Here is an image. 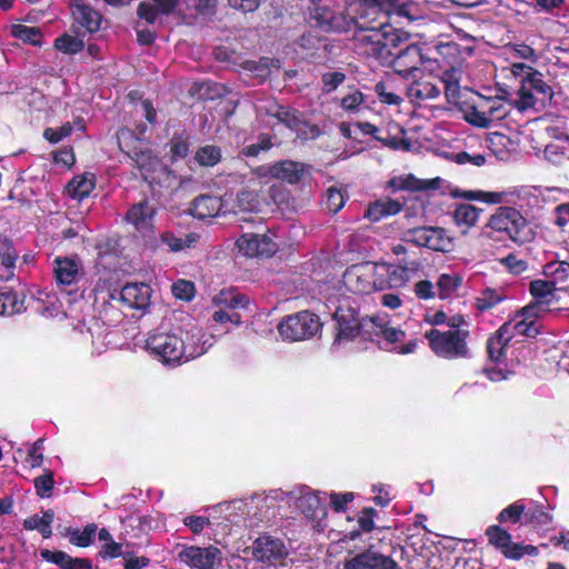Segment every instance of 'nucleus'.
Wrapping results in <instances>:
<instances>
[{
  "label": "nucleus",
  "mask_w": 569,
  "mask_h": 569,
  "mask_svg": "<svg viewBox=\"0 0 569 569\" xmlns=\"http://www.w3.org/2000/svg\"><path fill=\"white\" fill-rule=\"evenodd\" d=\"M278 118L290 129L297 131L300 136L316 138L319 134V129L316 126L308 124L300 118V113L296 110L281 108L278 112Z\"/></svg>",
  "instance_id": "obj_26"
},
{
  "label": "nucleus",
  "mask_w": 569,
  "mask_h": 569,
  "mask_svg": "<svg viewBox=\"0 0 569 569\" xmlns=\"http://www.w3.org/2000/svg\"><path fill=\"white\" fill-rule=\"evenodd\" d=\"M345 569H401L389 556L372 549L365 550L346 560Z\"/></svg>",
  "instance_id": "obj_18"
},
{
  "label": "nucleus",
  "mask_w": 569,
  "mask_h": 569,
  "mask_svg": "<svg viewBox=\"0 0 569 569\" xmlns=\"http://www.w3.org/2000/svg\"><path fill=\"white\" fill-rule=\"evenodd\" d=\"M17 258L18 253L9 242H0V280H9L13 276Z\"/></svg>",
  "instance_id": "obj_36"
},
{
  "label": "nucleus",
  "mask_w": 569,
  "mask_h": 569,
  "mask_svg": "<svg viewBox=\"0 0 569 569\" xmlns=\"http://www.w3.org/2000/svg\"><path fill=\"white\" fill-rule=\"evenodd\" d=\"M237 248L246 257H271L277 244L267 233L246 232L237 240Z\"/></svg>",
  "instance_id": "obj_16"
},
{
  "label": "nucleus",
  "mask_w": 569,
  "mask_h": 569,
  "mask_svg": "<svg viewBox=\"0 0 569 569\" xmlns=\"http://www.w3.org/2000/svg\"><path fill=\"white\" fill-rule=\"evenodd\" d=\"M310 19L325 32L346 33L356 28L359 13L350 16L347 11L336 12L329 7L316 6L310 11Z\"/></svg>",
  "instance_id": "obj_10"
},
{
  "label": "nucleus",
  "mask_w": 569,
  "mask_h": 569,
  "mask_svg": "<svg viewBox=\"0 0 569 569\" xmlns=\"http://www.w3.org/2000/svg\"><path fill=\"white\" fill-rule=\"evenodd\" d=\"M401 211V204L392 199H380L370 203L366 210L365 217L370 221L377 222L385 217L397 214Z\"/></svg>",
  "instance_id": "obj_30"
},
{
  "label": "nucleus",
  "mask_w": 569,
  "mask_h": 569,
  "mask_svg": "<svg viewBox=\"0 0 569 569\" xmlns=\"http://www.w3.org/2000/svg\"><path fill=\"white\" fill-rule=\"evenodd\" d=\"M214 305L228 309L243 308L248 303V298L233 290H222L213 298Z\"/></svg>",
  "instance_id": "obj_40"
},
{
  "label": "nucleus",
  "mask_w": 569,
  "mask_h": 569,
  "mask_svg": "<svg viewBox=\"0 0 569 569\" xmlns=\"http://www.w3.org/2000/svg\"><path fill=\"white\" fill-rule=\"evenodd\" d=\"M413 292L419 299L423 300H429L437 297L435 286L429 280H420L415 283Z\"/></svg>",
  "instance_id": "obj_61"
},
{
  "label": "nucleus",
  "mask_w": 569,
  "mask_h": 569,
  "mask_svg": "<svg viewBox=\"0 0 569 569\" xmlns=\"http://www.w3.org/2000/svg\"><path fill=\"white\" fill-rule=\"evenodd\" d=\"M154 214L156 208L148 200H142L129 208L124 220L137 231L142 232L152 228Z\"/></svg>",
  "instance_id": "obj_22"
},
{
  "label": "nucleus",
  "mask_w": 569,
  "mask_h": 569,
  "mask_svg": "<svg viewBox=\"0 0 569 569\" xmlns=\"http://www.w3.org/2000/svg\"><path fill=\"white\" fill-rule=\"evenodd\" d=\"M365 102V94L357 89H351L341 98L340 107L347 112H357L360 111Z\"/></svg>",
  "instance_id": "obj_50"
},
{
  "label": "nucleus",
  "mask_w": 569,
  "mask_h": 569,
  "mask_svg": "<svg viewBox=\"0 0 569 569\" xmlns=\"http://www.w3.org/2000/svg\"><path fill=\"white\" fill-rule=\"evenodd\" d=\"M147 349L164 365L183 362V338L171 332H154L146 341Z\"/></svg>",
  "instance_id": "obj_6"
},
{
  "label": "nucleus",
  "mask_w": 569,
  "mask_h": 569,
  "mask_svg": "<svg viewBox=\"0 0 569 569\" xmlns=\"http://www.w3.org/2000/svg\"><path fill=\"white\" fill-rule=\"evenodd\" d=\"M53 279L59 288L77 284L82 276V264L78 257L58 256L52 261Z\"/></svg>",
  "instance_id": "obj_17"
},
{
  "label": "nucleus",
  "mask_w": 569,
  "mask_h": 569,
  "mask_svg": "<svg viewBox=\"0 0 569 569\" xmlns=\"http://www.w3.org/2000/svg\"><path fill=\"white\" fill-rule=\"evenodd\" d=\"M511 340L510 335L502 333V328L487 341L489 358L493 361H501L505 358V349Z\"/></svg>",
  "instance_id": "obj_37"
},
{
  "label": "nucleus",
  "mask_w": 569,
  "mask_h": 569,
  "mask_svg": "<svg viewBox=\"0 0 569 569\" xmlns=\"http://www.w3.org/2000/svg\"><path fill=\"white\" fill-rule=\"evenodd\" d=\"M41 558L48 562H52L62 569H68L71 565L72 557L63 551H51L49 549H42L40 551Z\"/></svg>",
  "instance_id": "obj_54"
},
{
  "label": "nucleus",
  "mask_w": 569,
  "mask_h": 569,
  "mask_svg": "<svg viewBox=\"0 0 569 569\" xmlns=\"http://www.w3.org/2000/svg\"><path fill=\"white\" fill-rule=\"evenodd\" d=\"M259 204L258 196L253 191L242 190L237 194V208L239 211H257Z\"/></svg>",
  "instance_id": "obj_51"
},
{
  "label": "nucleus",
  "mask_w": 569,
  "mask_h": 569,
  "mask_svg": "<svg viewBox=\"0 0 569 569\" xmlns=\"http://www.w3.org/2000/svg\"><path fill=\"white\" fill-rule=\"evenodd\" d=\"M337 321L336 341L350 340L360 335V321L352 308L339 307L335 313Z\"/></svg>",
  "instance_id": "obj_21"
},
{
  "label": "nucleus",
  "mask_w": 569,
  "mask_h": 569,
  "mask_svg": "<svg viewBox=\"0 0 569 569\" xmlns=\"http://www.w3.org/2000/svg\"><path fill=\"white\" fill-rule=\"evenodd\" d=\"M199 239L197 233H188L184 237H176L171 232H164L161 236V240L164 244H167L172 251H180L186 248L192 247Z\"/></svg>",
  "instance_id": "obj_45"
},
{
  "label": "nucleus",
  "mask_w": 569,
  "mask_h": 569,
  "mask_svg": "<svg viewBox=\"0 0 569 569\" xmlns=\"http://www.w3.org/2000/svg\"><path fill=\"white\" fill-rule=\"evenodd\" d=\"M430 349L438 356L445 359H459L468 358L469 348L467 345V338L469 331L465 329H449L447 331H440L438 329H431L426 332Z\"/></svg>",
  "instance_id": "obj_2"
},
{
  "label": "nucleus",
  "mask_w": 569,
  "mask_h": 569,
  "mask_svg": "<svg viewBox=\"0 0 569 569\" xmlns=\"http://www.w3.org/2000/svg\"><path fill=\"white\" fill-rule=\"evenodd\" d=\"M178 559L190 569H217L222 562V553L217 547L183 546Z\"/></svg>",
  "instance_id": "obj_13"
},
{
  "label": "nucleus",
  "mask_w": 569,
  "mask_h": 569,
  "mask_svg": "<svg viewBox=\"0 0 569 569\" xmlns=\"http://www.w3.org/2000/svg\"><path fill=\"white\" fill-rule=\"evenodd\" d=\"M545 158L553 164H560L566 159V151L557 142L548 143L545 148Z\"/></svg>",
  "instance_id": "obj_59"
},
{
  "label": "nucleus",
  "mask_w": 569,
  "mask_h": 569,
  "mask_svg": "<svg viewBox=\"0 0 569 569\" xmlns=\"http://www.w3.org/2000/svg\"><path fill=\"white\" fill-rule=\"evenodd\" d=\"M194 160L204 167H212L221 160L220 148L211 144L199 148L194 154Z\"/></svg>",
  "instance_id": "obj_48"
},
{
  "label": "nucleus",
  "mask_w": 569,
  "mask_h": 569,
  "mask_svg": "<svg viewBox=\"0 0 569 569\" xmlns=\"http://www.w3.org/2000/svg\"><path fill=\"white\" fill-rule=\"evenodd\" d=\"M553 90L538 70L529 71V76L521 79V86L518 89L517 107L521 110L533 108L538 101L545 102L551 100Z\"/></svg>",
  "instance_id": "obj_9"
},
{
  "label": "nucleus",
  "mask_w": 569,
  "mask_h": 569,
  "mask_svg": "<svg viewBox=\"0 0 569 569\" xmlns=\"http://www.w3.org/2000/svg\"><path fill=\"white\" fill-rule=\"evenodd\" d=\"M74 21L89 32H97L102 22V16L84 0H70Z\"/></svg>",
  "instance_id": "obj_23"
},
{
  "label": "nucleus",
  "mask_w": 569,
  "mask_h": 569,
  "mask_svg": "<svg viewBox=\"0 0 569 569\" xmlns=\"http://www.w3.org/2000/svg\"><path fill=\"white\" fill-rule=\"evenodd\" d=\"M254 498L248 500H234L231 502H223L217 505L213 510L223 515L229 521H236L238 517H246L251 513V510L256 508Z\"/></svg>",
  "instance_id": "obj_28"
},
{
  "label": "nucleus",
  "mask_w": 569,
  "mask_h": 569,
  "mask_svg": "<svg viewBox=\"0 0 569 569\" xmlns=\"http://www.w3.org/2000/svg\"><path fill=\"white\" fill-rule=\"evenodd\" d=\"M507 558L520 559L523 555L536 556L538 549L531 545L511 543L502 552Z\"/></svg>",
  "instance_id": "obj_55"
},
{
  "label": "nucleus",
  "mask_w": 569,
  "mask_h": 569,
  "mask_svg": "<svg viewBox=\"0 0 569 569\" xmlns=\"http://www.w3.org/2000/svg\"><path fill=\"white\" fill-rule=\"evenodd\" d=\"M152 290L144 282L127 283L120 291V301L131 309L146 310L150 306Z\"/></svg>",
  "instance_id": "obj_19"
},
{
  "label": "nucleus",
  "mask_w": 569,
  "mask_h": 569,
  "mask_svg": "<svg viewBox=\"0 0 569 569\" xmlns=\"http://www.w3.org/2000/svg\"><path fill=\"white\" fill-rule=\"evenodd\" d=\"M377 266L372 262L352 264L343 273V284L350 292L367 295L376 289Z\"/></svg>",
  "instance_id": "obj_14"
},
{
  "label": "nucleus",
  "mask_w": 569,
  "mask_h": 569,
  "mask_svg": "<svg viewBox=\"0 0 569 569\" xmlns=\"http://www.w3.org/2000/svg\"><path fill=\"white\" fill-rule=\"evenodd\" d=\"M525 517L528 522L536 523L539 526H547L551 521V517L543 511V509L540 506H535L533 508H530L526 513Z\"/></svg>",
  "instance_id": "obj_60"
},
{
  "label": "nucleus",
  "mask_w": 569,
  "mask_h": 569,
  "mask_svg": "<svg viewBox=\"0 0 569 569\" xmlns=\"http://www.w3.org/2000/svg\"><path fill=\"white\" fill-rule=\"evenodd\" d=\"M543 274L555 284L569 280V262L565 260H552L543 266Z\"/></svg>",
  "instance_id": "obj_38"
},
{
  "label": "nucleus",
  "mask_w": 569,
  "mask_h": 569,
  "mask_svg": "<svg viewBox=\"0 0 569 569\" xmlns=\"http://www.w3.org/2000/svg\"><path fill=\"white\" fill-rule=\"evenodd\" d=\"M34 487L40 497H49L53 488L52 473H47L34 479Z\"/></svg>",
  "instance_id": "obj_63"
},
{
  "label": "nucleus",
  "mask_w": 569,
  "mask_h": 569,
  "mask_svg": "<svg viewBox=\"0 0 569 569\" xmlns=\"http://www.w3.org/2000/svg\"><path fill=\"white\" fill-rule=\"evenodd\" d=\"M172 293L181 300H191L194 296V286L191 281L179 280L172 284Z\"/></svg>",
  "instance_id": "obj_58"
},
{
  "label": "nucleus",
  "mask_w": 569,
  "mask_h": 569,
  "mask_svg": "<svg viewBox=\"0 0 569 569\" xmlns=\"http://www.w3.org/2000/svg\"><path fill=\"white\" fill-rule=\"evenodd\" d=\"M406 240L440 252H450L455 247L453 238L440 227H419L408 230Z\"/></svg>",
  "instance_id": "obj_12"
},
{
  "label": "nucleus",
  "mask_w": 569,
  "mask_h": 569,
  "mask_svg": "<svg viewBox=\"0 0 569 569\" xmlns=\"http://www.w3.org/2000/svg\"><path fill=\"white\" fill-rule=\"evenodd\" d=\"M506 299V293L501 288H486L476 299V306L479 310H489Z\"/></svg>",
  "instance_id": "obj_39"
},
{
  "label": "nucleus",
  "mask_w": 569,
  "mask_h": 569,
  "mask_svg": "<svg viewBox=\"0 0 569 569\" xmlns=\"http://www.w3.org/2000/svg\"><path fill=\"white\" fill-rule=\"evenodd\" d=\"M529 291L536 299L532 303H541L547 308L555 298L556 284L549 279H537L530 282Z\"/></svg>",
  "instance_id": "obj_34"
},
{
  "label": "nucleus",
  "mask_w": 569,
  "mask_h": 569,
  "mask_svg": "<svg viewBox=\"0 0 569 569\" xmlns=\"http://www.w3.org/2000/svg\"><path fill=\"white\" fill-rule=\"evenodd\" d=\"M370 11L376 13L375 9H365L359 13V21L355 28V40L360 48L376 58H388L391 56V48H396L401 41V36L389 22L388 17L382 14L370 18Z\"/></svg>",
  "instance_id": "obj_1"
},
{
  "label": "nucleus",
  "mask_w": 569,
  "mask_h": 569,
  "mask_svg": "<svg viewBox=\"0 0 569 569\" xmlns=\"http://www.w3.org/2000/svg\"><path fill=\"white\" fill-rule=\"evenodd\" d=\"M508 112V104L503 99L480 96L477 101L467 106L465 120L478 128H490L495 122L502 120Z\"/></svg>",
  "instance_id": "obj_4"
},
{
  "label": "nucleus",
  "mask_w": 569,
  "mask_h": 569,
  "mask_svg": "<svg viewBox=\"0 0 569 569\" xmlns=\"http://www.w3.org/2000/svg\"><path fill=\"white\" fill-rule=\"evenodd\" d=\"M94 188V177L91 173H84L74 177L67 186L69 194L74 199L88 197Z\"/></svg>",
  "instance_id": "obj_35"
},
{
  "label": "nucleus",
  "mask_w": 569,
  "mask_h": 569,
  "mask_svg": "<svg viewBox=\"0 0 569 569\" xmlns=\"http://www.w3.org/2000/svg\"><path fill=\"white\" fill-rule=\"evenodd\" d=\"M97 530V525L89 523L83 530L68 528L67 536L72 545L78 547H88L91 545Z\"/></svg>",
  "instance_id": "obj_43"
},
{
  "label": "nucleus",
  "mask_w": 569,
  "mask_h": 569,
  "mask_svg": "<svg viewBox=\"0 0 569 569\" xmlns=\"http://www.w3.org/2000/svg\"><path fill=\"white\" fill-rule=\"evenodd\" d=\"M288 553L284 542L271 536L259 537L253 543V558L267 567L282 565Z\"/></svg>",
  "instance_id": "obj_15"
},
{
  "label": "nucleus",
  "mask_w": 569,
  "mask_h": 569,
  "mask_svg": "<svg viewBox=\"0 0 569 569\" xmlns=\"http://www.w3.org/2000/svg\"><path fill=\"white\" fill-rule=\"evenodd\" d=\"M346 79L345 73L335 71V72H327L322 76V83H323V90L326 92H331L335 89L338 88L339 84H341Z\"/></svg>",
  "instance_id": "obj_62"
},
{
  "label": "nucleus",
  "mask_w": 569,
  "mask_h": 569,
  "mask_svg": "<svg viewBox=\"0 0 569 569\" xmlns=\"http://www.w3.org/2000/svg\"><path fill=\"white\" fill-rule=\"evenodd\" d=\"M511 52L516 58L528 60L532 63L537 62L540 58V53L531 44L525 42L513 43Z\"/></svg>",
  "instance_id": "obj_53"
},
{
  "label": "nucleus",
  "mask_w": 569,
  "mask_h": 569,
  "mask_svg": "<svg viewBox=\"0 0 569 569\" xmlns=\"http://www.w3.org/2000/svg\"><path fill=\"white\" fill-rule=\"evenodd\" d=\"M11 34L26 43L33 46H40L42 40V33L37 27H29L24 24H13L11 28Z\"/></svg>",
  "instance_id": "obj_44"
},
{
  "label": "nucleus",
  "mask_w": 569,
  "mask_h": 569,
  "mask_svg": "<svg viewBox=\"0 0 569 569\" xmlns=\"http://www.w3.org/2000/svg\"><path fill=\"white\" fill-rule=\"evenodd\" d=\"M127 153L140 169L144 180H148L152 172L162 167L160 160L152 156L151 151L147 148H134Z\"/></svg>",
  "instance_id": "obj_29"
},
{
  "label": "nucleus",
  "mask_w": 569,
  "mask_h": 569,
  "mask_svg": "<svg viewBox=\"0 0 569 569\" xmlns=\"http://www.w3.org/2000/svg\"><path fill=\"white\" fill-rule=\"evenodd\" d=\"M54 519V512L49 509L40 515H32L24 519L23 528L26 530H37L41 533L44 539H48L52 535L51 525Z\"/></svg>",
  "instance_id": "obj_33"
},
{
  "label": "nucleus",
  "mask_w": 569,
  "mask_h": 569,
  "mask_svg": "<svg viewBox=\"0 0 569 569\" xmlns=\"http://www.w3.org/2000/svg\"><path fill=\"white\" fill-rule=\"evenodd\" d=\"M462 71L458 68H450L441 73L439 82L445 88V96L449 103H456L460 98V81Z\"/></svg>",
  "instance_id": "obj_31"
},
{
  "label": "nucleus",
  "mask_w": 569,
  "mask_h": 569,
  "mask_svg": "<svg viewBox=\"0 0 569 569\" xmlns=\"http://www.w3.org/2000/svg\"><path fill=\"white\" fill-rule=\"evenodd\" d=\"M486 535L490 545L500 549L502 552L511 543V535L499 526H489L486 530Z\"/></svg>",
  "instance_id": "obj_49"
},
{
  "label": "nucleus",
  "mask_w": 569,
  "mask_h": 569,
  "mask_svg": "<svg viewBox=\"0 0 569 569\" xmlns=\"http://www.w3.org/2000/svg\"><path fill=\"white\" fill-rule=\"evenodd\" d=\"M461 284V278L457 274L442 273L438 277L436 283L437 297L440 299L449 298Z\"/></svg>",
  "instance_id": "obj_41"
},
{
  "label": "nucleus",
  "mask_w": 569,
  "mask_h": 569,
  "mask_svg": "<svg viewBox=\"0 0 569 569\" xmlns=\"http://www.w3.org/2000/svg\"><path fill=\"white\" fill-rule=\"evenodd\" d=\"M525 510L526 507L520 501L511 503L510 506L501 510V512L498 516V521L506 522L510 520L511 522L516 523L520 520L521 516L525 513Z\"/></svg>",
  "instance_id": "obj_56"
},
{
  "label": "nucleus",
  "mask_w": 569,
  "mask_h": 569,
  "mask_svg": "<svg viewBox=\"0 0 569 569\" xmlns=\"http://www.w3.org/2000/svg\"><path fill=\"white\" fill-rule=\"evenodd\" d=\"M182 338L183 362L202 356L214 342L212 335H208L200 329L187 331Z\"/></svg>",
  "instance_id": "obj_20"
},
{
  "label": "nucleus",
  "mask_w": 569,
  "mask_h": 569,
  "mask_svg": "<svg viewBox=\"0 0 569 569\" xmlns=\"http://www.w3.org/2000/svg\"><path fill=\"white\" fill-rule=\"evenodd\" d=\"M385 320L381 317H365L360 321V335L370 340L380 338Z\"/></svg>",
  "instance_id": "obj_46"
},
{
  "label": "nucleus",
  "mask_w": 569,
  "mask_h": 569,
  "mask_svg": "<svg viewBox=\"0 0 569 569\" xmlns=\"http://www.w3.org/2000/svg\"><path fill=\"white\" fill-rule=\"evenodd\" d=\"M321 326L317 315L309 311H300L282 319L278 325V331L284 340L300 341L316 336Z\"/></svg>",
  "instance_id": "obj_5"
},
{
  "label": "nucleus",
  "mask_w": 569,
  "mask_h": 569,
  "mask_svg": "<svg viewBox=\"0 0 569 569\" xmlns=\"http://www.w3.org/2000/svg\"><path fill=\"white\" fill-rule=\"evenodd\" d=\"M84 47V42L73 36L64 34L56 40V48L64 53H78Z\"/></svg>",
  "instance_id": "obj_52"
},
{
  "label": "nucleus",
  "mask_w": 569,
  "mask_h": 569,
  "mask_svg": "<svg viewBox=\"0 0 569 569\" xmlns=\"http://www.w3.org/2000/svg\"><path fill=\"white\" fill-rule=\"evenodd\" d=\"M487 227L515 242L523 243L529 239L526 218L512 207H499L490 216Z\"/></svg>",
  "instance_id": "obj_3"
},
{
  "label": "nucleus",
  "mask_w": 569,
  "mask_h": 569,
  "mask_svg": "<svg viewBox=\"0 0 569 569\" xmlns=\"http://www.w3.org/2000/svg\"><path fill=\"white\" fill-rule=\"evenodd\" d=\"M22 302L8 289H0V316H11L21 310Z\"/></svg>",
  "instance_id": "obj_47"
},
{
  "label": "nucleus",
  "mask_w": 569,
  "mask_h": 569,
  "mask_svg": "<svg viewBox=\"0 0 569 569\" xmlns=\"http://www.w3.org/2000/svg\"><path fill=\"white\" fill-rule=\"evenodd\" d=\"M403 77H412L413 81L407 87V96L412 103H422L428 100H436L441 94V86L436 83L431 77L423 76L417 67H410L405 70L397 69Z\"/></svg>",
  "instance_id": "obj_11"
},
{
  "label": "nucleus",
  "mask_w": 569,
  "mask_h": 569,
  "mask_svg": "<svg viewBox=\"0 0 569 569\" xmlns=\"http://www.w3.org/2000/svg\"><path fill=\"white\" fill-rule=\"evenodd\" d=\"M452 196L469 201L476 200L489 204H499L506 202L507 192L456 189L452 191Z\"/></svg>",
  "instance_id": "obj_32"
},
{
  "label": "nucleus",
  "mask_w": 569,
  "mask_h": 569,
  "mask_svg": "<svg viewBox=\"0 0 569 569\" xmlns=\"http://www.w3.org/2000/svg\"><path fill=\"white\" fill-rule=\"evenodd\" d=\"M405 336L406 335L402 330L389 327L387 323H385L380 338H382L386 346H388L402 341L405 339Z\"/></svg>",
  "instance_id": "obj_64"
},
{
  "label": "nucleus",
  "mask_w": 569,
  "mask_h": 569,
  "mask_svg": "<svg viewBox=\"0 0 569 569\" xmlns=\"http://www.w3.org/2000/svg\"><path fill=\"white\" fill-rule=\"evenodd\" d=\"M222 210V201L219 197L202 194L197 197L191 206V214L197 219L217 217Z\"/></svg>",
  "instance_id": "obj_25"
},
{
  "label": "nucleus",
  "mask_w": 569,
  "mask_h": 569,
  "mask_svg": "<svg viewBox=\"0 0 569 569\" xmlns=\"http://www.w3.org/2000/svg\"><path fill=\"white\" fill-rule=\"evenodd\" d=\"M481 211V209L472 204L458 203L456 204L452 211V218L456 226L460 228L463 234H466L471 228H473L478 223Z\"/></svg>",
  "instance_id": "obj_27"
},
{
  "label": "nucleus",
  "mask_w": 569,
  "mask_h": 569,
  "mask_svg": "<svg viewBox=\"0 0 569 569\" xmlns=\"http://www.w3.org/2000/svg\"><path fill=\"white\" fill-rule=\"evenodd\" d=\"M548 311L541 303H529L501 326L502 333L510 335L511 339L516 336L536 337L540 332L538 319Z\"/></svg>",
  "instance_id": "obj_8"
},
{
  "label": "nucleus",
  "mask_w": 569,
  "mask_h": 569,
  "mask_svg": "<svg viewBox=\"0 0 569 569\" xmlns=\"http://www.w3.org/2000/svg\"><path fill=\"white\" fill-rule=\"evenodd\" d=\"M289 498L296 502L297 508L313 528L320 530L325 528L327 518L326 498L320 497L306 486L291 490Z\"/></svg>",
  "instance_id": "obj_7"
},
{
  "label": "nucleus",
  "mask_w": 569,
  "mask_h": 569,
  "mask_svg": "<svg viewBox=\"0 0 569 569\" xmlns=\"http://www.w3.org/2000/svg\"><path fill=\"white\" fill-rule=\"evenodd\" d=\"M78 127L79 130H83L84 126L81 120L73 122H66L59 128H47L43 131V137L46 140H48L50 143H58L61 140L68 138L72 131L74 130V127Z\"/></svg>",
  "instance_id": "obj_42"
},
{
  "label": "nucleus",
  "mask_w": 569,
  "mask_h": 569,
  "mask_svg": "<svg viewBox=\"0 0 569 569\" xmlns=\"http://www.w3.org/2000/svg\"><path fill=\"white\" fill-rule=\"evenodd\" d=\"M306 171V167L301 162L282 160L269 168L270 177L286 181L288 183H298Z\"/></svg>",
  "instance_id": "obj_24"
},
{
  "label": "nucleus",
  "mask_w": 569,
  "mask_h": 569,
  "mask_svg": "<svg viewBox=\"0 0 569 569\" xmlns=\"http://www.w3.org/2000/svg\"><path fill=\"white\" fill-rule=\"evenodd\" d=\"M326 204L329 211L336 213L345 206V196L338 188L330 187L327 190Z\"/></svg>",
  "instance_id": "obj_57"
}]
</instances>
